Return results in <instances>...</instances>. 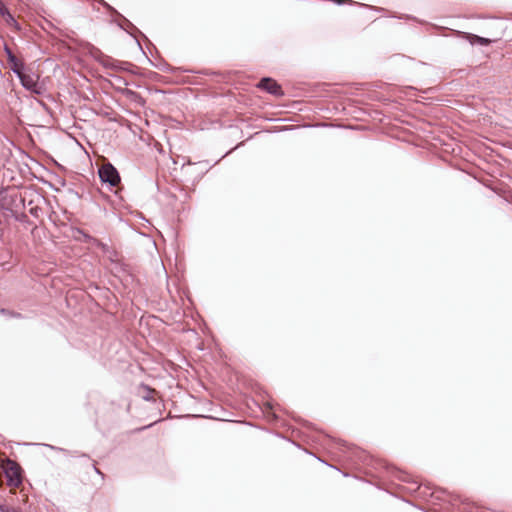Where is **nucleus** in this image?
Returning a JSON list of instances; mask_svg holds the SVG:
<instances>
[{"mask_svg":"<svg viewBox=\"0 0 512 512\" xmlns=\"http://www.w3.org/2000/svg\"><path fill=\"white\" fill-rule=\"evenodd\" d=\"M13 72L18 76V78L21 81L22 86L35 93V94H41L42 87L38 83V77L34 74H27L22 71V68H13Z\"/></svg>","mask_w":512,"mask_h":512,"instance_id":"obj_1","label":"nucleus"},{"mask_svg":"<svg viewBox=\"0 0 512 512\" xmlns=\"http://www.w3.org/2000/svg\"><path fill=\"white\" fill-rule=\"evenodd\" d=\"M3 468L8 485L18 487L22 483L21 467L15 461L8 459Z\"/></svg>","mask_w":512,"mask_h":512,"instance_id":"obj_2","label":"nucleus"},{"mask_svg":"<svg viewBox=\"0 0 512 512\" xmlns=\"http://www.w3.org/2000/svg\"><path fill=\"white\" fill-rule=\"evenodd\" d=\"M98 173L101 181L103 183H108L110 186H117L120 182V175L111 163L103 164Z\"/></svg>","mask_w":512,"mask_h":512,"instance_id":"obj_3","label":"nucleus"},{"mask_svg":"<svg viewBox=\"0 0 512 512\" xmlns=\"http://www.w3.org/2000/svg\"><path fill=\"white\" fill-rule=\"evenodd\" d=\"M102 65L106 69H110L112 71H127L131 72L133 65L129 62L118 61L110 57H106L101 61Z\"/></svg>","mask_w":512,"mask_h":512,"instance_id":"obj_4","label":"nucleus"},{"mask_svg":"<svg viewBox=\"0 0 512 512\" xmlns=\"http://www.w3.org/2000/svg\"><path fill=\"white\" fill-rule=\"evenodd\" d=\"M258 87L267 91L268 93L272 95H281V87L277 84L276 81L270 79V78H263L259 84Z\"/></svg>","mask_w":512,"mask_h":512,"instance_id":"obj_5","label":"nucleus"},{"mask_svg":"<svg viewBox=\"0 0 512 512\" xmlns=\"http://www.w3.org/2000/svg\"><path fill=\"white\" fill-rule=\"evenodd\" d=\"M466 39L470 42L471 45H488L491 43L490 39L474 34H466Z\"/></svg>","mask_w":512,"mask_h":512,"instance_id":"obj_6","label":"nucleus"},{"mask_svg":"<svg viewBox=\"0 0 512 512\" xmlns=\"http://www.w3.org/2000/svg\"><path fill=\"white\" fill-rule=\"evenodd\" d=\"M79 233H81V234H82L84 241H86V242H90V243H92V244L96 245V246H97V247H99L103 252H107V251H108V246H107V244H104V243H102V242L98 241L97 239L92 238L91 236H89L88 234H86V233H84V232H82V231H79Z\"/></svg>","mask_w":512,"mask_h":512,"instance_id":"obj_7","label":"nucleus"},{"mask_svg":"<svg viewBox=\"0 0 512 512\" xmlns=\"http://www.w3.org/2000/svg\"><path fill=\"white\" fill-rule=\"evenodd\" d=\"M5 50L7 52V56H8V59L9 61L13 64V68H20L17 64V61H16V57L13 55V53L10 51V49L8 47H5Z\"/></svg>","mask_w":512,"mask_h":512,"instance_id":"obj_8","label":"nucleus"},{"mask_svg":"<svg viewBox=\"0 0 512 512\" xmlns=\"http://www.w3.org/2000/svg\"><path fill=\"white\" fill-rule=\"evenodd\" d=\"M109 76H110V77H112V78H114V79H115V81H116V83H118V84H124V85H127L126 81H125L122 77H120V76H118V75H116V74H112V73H111V74H109Z\"/></svg>","mask_w":512,"mask_h":512,"instance_id":"obj_9","label":"nucleus"},{"mask_svg":"<svg viewBox=\"0 0 512 512\" xmlns=\"http://www.w3.org/2000/svg\"><path fill=\"white\" fill-rule=\"evenodd\" d=\"M7 12H9L7 10V8L3 5V8L0 7V14L3 15V16H6Z\"/></svg>","mask_w":512,"mask_h":512,"instance_id":"obj_10","label":"nucleus"},{"mask_svg":"<svg viewBox=\"0 0 512 512\" xmlns=\"http://www.w3.org/2000/svg\"><path fill=\"white\" fill-rule=\"evenodd\" d=\"M6 16H7V21L15 22V19L13 18V16L9 12H7Z\"/></svg>","mask_w":512,"mask_h":512,"instance_id":"obj_11","label":"nucleus"},{"mask_svg":"<svg viewBox=\"0 0 512 512\" xmlns=\"http://www.w3.org/2000/svg\"><path fill=\"white\" fill-rule=\"evenodd\" d=\"M345 1H346V0H336V2H337L338 4H342V3H344Z\"/></svg>","mask_w":512,"mask_h":512,"instance_id":"obj_12","label":"nucleus"},{"mask_svg":"<svg viewBox=\"0 0 512 512\" xmlns=\"http://www.w3.org/2000/svg\"><path fill=\"white\" fill-rule=\"evenodd\" d=\"M94 469H95V472H96L97 474H102V473H101V471H100L99 469H97L96 467H95Z\"/></svg>","mask_w":512,"mask_h":512,"instance_id":"obj_13","label":"nucleus"}]
</instances>
